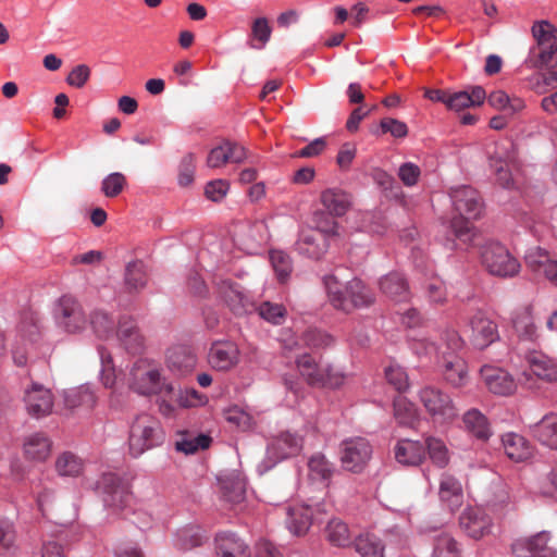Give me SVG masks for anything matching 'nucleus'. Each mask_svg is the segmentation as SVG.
I'll return each instance as SVG.
<instances>
[{
	"instance_id": "obj_1",
	"label": "nucleus",
	"mask_w": 557,
	"mask_h": 557,
	"mask_svg": "<svg viewBox=\"0 0 557 557\" xmlns=\"http://www.w3.org/2000/svg\"><path fill=\"white\" fill-rule=\"evenodd\" d=\"M450 199L455 210L459 213L450 222L455 237L465 244L472 242L474 232L469 220L479 219L483 211V203L478 191L470 186H460L451 189Z\"/></svg>"
},
{
	"instance_id": "obj_2",
	"label": "nucleus",
	"mask_w": 557,
	"mask_h": 557,
	"mask_svg": "<svg viewBox=\"0 0 557 557\" xmlns=\"http://www.w3.org/2000/svg\"><path fill=\"white\" fill-rule=\"evenodd\" d=\"M323 284L331 305L344 312L367 308L375 300L372 290L357 277L347 282L344 289H342L337 278L332 274L323 277Z\"/></svg>"
},
{
	"instance_id": "obj_3",
	"label": "nucleus",
	"mask_w": 557,
	"mask_h": 557,
	"mask_svg": "<svg viewBox=\"0 0 557 557\" xmlns=\"http://www.w3.org/2000/svg\"><path fill=\"white\" fill-rule=\"evenodd\" d=\"M417 397L424 412L435 424H450L459 416V409L454 398L440 386L422 385L417 392Z\"/></svg>"
},
{
	"instance_id": "obj_4",
	"label": "nucleus",
	"mask_w": 557,
	"mask_h": 557,
	"mask_svg": "<svg viewBox=\"0 0 557 557\" xmlns=\"http://www.w3.org/2000/svg\"><path fill=\"white\" fill-rule=\"evenodd\" d=\"M446 352L437 361L444 381L453 387H462L468 382L467 362L457 356L463 347V339L456 330L447 329L443 332Z\"/></svg>"
},
{
	"instance_id": "obj_5",
	"label": "nucleus",
	"mask_w": 557,
	"mask_h": 557,
	"mask_svg": "<svg viewBox=\"0 0 557 557\" xmlns=\"http://www.w3.org/2000/svg\"><path fill=\"white\" fill-rule=\"evenodd\" d=\"M128 385L132 391L144 396L174 393V386L165 382L160 369L150 359H139L133 364Z\"/></svg>"
},
{
	"instance_id": "obj_6",
	"label": "nucleus",
	"mask_w": 557,
	"mask_h": 557,
	"mask_svg": "<svg viewBox=\"0 0 557 557\" xmlns=\"http://www.w3.org/2000/svg\"><path fill=\"white\" fill-rule=\"evenodd\" d=\"M164 431L159 420L150 414L141 413L131 425L128 436L129 454L138 458L145 451L158 447L164 442Z\"/></svg>"
},
{
	"instance_id": "obj_7",
	"label": "nucleus",
	"mask_w": 557,
	"mask_h": 557,
	"mask_svg": "<svg viewBox=\"0 0 557 557\" xmlns=\"http://www.w3.org/2000/svg\"><path fill=\"white\" fill-rule=\"evenodd\" d=\"M536 46L530 50V62L534 67H548L557 64V28L548 21L536 22L532 26Z\"/></svg>"
},
{
	"instance_id": "obj_8",
	"label": "nucleus",
	"mask_w": 557,
	"mask_h": 557,
	"mask_svg": "<svg viewBox=\"0 0 557 557\" xmlns=\"http://www.w3.org/2000/svg\"><path fill=\"white\" fill-rule=\"evenodd\" d=\"M481 260L485 269L495 276L513 277L520 272V262L497 242H488L481 248Z\"/></svg>"
},
{
	"instance_id": "obj_9",
	"label": "nucleus",
	"mask_w": 557,
	"mask_h": 557,
	"mask_svg": "<svg viewBox=\"0 0 557 557\" xmlns=\"http://www.w3.org/2000/svg\"><path fill=\"white\" fill-rule=\"evenodd\" d=\"M96 490L104 507L114 512L127 508L133 499L129 485L114 473H103L97 481Z\"/></svg>"
},
{
	"instance_id": "obj_10",
	"label": "nucleus",
	"mask_w": 557,
	"mask_h": 557,
	"mask_svg": "<svg viewBox=\"0 0 557 557\" xmlns=\"http://www.w3.org/2000/svg\"><path fill=\"white\" fill-rule=\"evenodd\" d=\"M53 318L58 327L70 334L82 332L87 323L81 304L67 295L62 296L54 305Z\"/></svg>"
},
{
	"instance_id": "obj_11",
	"label": "nucleus",
	"mask_w": 557,
	"mask_h": 557,
	"mask_svg": "<svg viewBox=\"0 0 557 557\" xmlns=\"http://www.w3.org/2000/svg\"><path fill=\"white\" fill-rule=\"evenodd\" d=\"M302 447V440L290 432L277 435L267 448L265 458L259 463L258 471L262 474L271 470L277 462L297 455Z\"/></svg>"
},
{
	"instance_id": "obj_12",
	"label": "nucleus",
	"mask_w": 557,
	"mask_h": 557,
	"mask_svg": "<svg viewBox=\"0 0 557 557\" xmlns=\"http://www.w3.org/2000/svg\"><path fill=\"white\" fill-rule=\"evenodd\" d=\"M372 456V446L363 437L347 438L341 444V462L345 470L360 473Z\"/></svg>"
},
{
	"instance_id": "obj_13",
	"label": "nucleus",
	"mask_w": 557,
	"mask_h": 557,
	"mask_svg": "<svg viewBox=\"0 0 557 557\" xmlns=\"http://www.w3.org/2000/svg\"><path fill=\"white\" fill-rule=\"evenodd\" d=\"M550 534L541 531L533 536L516 540L511 552L516 557H557V550L549 545Z\"/></svg>"
},
{
	"instance_id": "obj_14",
	"label": "nucleus",
	"mask_w": 557,
	"mask_h": 557,
	"mask_svg": "<svg viewBox=\"0 0 557 557\" xmlns=\"http://www.w3.org/2000/svg\"><path fill=\"white\" fill-rule=\"evenodd\" d=\"M469 326L471 329L470 342L478 349H484L499 339L497 324L482 312L472 315Z\"/></svg>"
},
{
	"instance_id": "obj_15",
	"label": "nucleus",
	"mask_w": 557,
	"mask_h": 557,
	"mask_svg": "<svg viewBox=\"0 0 557 557\" xmlns=\"http://www.w3.org/2000/svg\"><path fill=\"white\" fill-rule=\"evenodd\" d=\"M24 403L27 412L39 419L52 412L53 396L49 388L39 383H33L25 391Z\"/></svg>"
},
{
	"instance_id": "obj_16",
	"label": "nucleus",
	"mask_w": 557,
	"mask_h": 557,
	"mask_svg": "<svg viewBox=\"0 0 557 557\" xmlns=\"http://www.w3.org/2000/svg\"><path fill=\"white\" fill-rule=\"evenodd\" d=\"M480 374L485 386L495 395L507 396L516 391L515 379L502 368L484 364Z\"/></svg>"
},
{
	"instance_id": "obj_17",
	"label": "nucleus",
	"mask_w": 557,
	"mask_h": 557,
	"mask_svg": "<svg viewBox=\"0 0 557 557\" xmlns=\"http://www.w3.org/2000/svg\"><path fill=\"white\" fill-rule=\"evenodd\" d=\"M527 265L536 274H542L557 287V260L550 257L549 251L542 247L530 248L525 256Z\"/></svg>"
},
{
	"instance_id": "obj_18",
	"label": "nucleus",
	"mask_w": 557,
	"mask_h": 557,
	"mask_svg": "<svg viewBox=\"0 0 557 557\" xmlns=\"http://www.w3.org/2000/svg\"><path fill=\"white\" fill-rule=\"evenodd\" d=\"M116 337L120 345L131 355H139L145 349V337L131 317L123 315L119 320Z\"/></svg>"
},
{
	"instance_id": "obj_19",
	"label": "nucleus",
	"mask_w": 557,
	"mask_h": 557,
	"mask_svg": "<svg viewBox=\"0 0 557 557\" xmlns=\"http://www.w3.org/2000/svg\"><path fill=\"white\" fill-rule=\"evenodd\" d=\"M247 159L246 149L233 141L224 140L212 148L207 157V165L211 169L223 168L226 163H243Z\"/></svg>"
},
{
	"instance_id": "obj_20",
	"label": "nucleus",
	"mask_w": 557,
	"mask_h": 557,
	"mask_svg": "<svg viewBox=\"0 0 557 557\" xmlns=\"http://www.w3.org/2000/svg\"><path fill=\"white\" fill-rule=\"evenodd\" d=\"M211 367L218 371H228L239 361V350L233 342L213 343L208 355Z\"/></svg>"
},
{
	"instance_id": "obj_21",
	"label": "nucleus",
	"mask_w": 557,
	"mask_h": 557,
	"mask_svg": "<svg viewBox=\"0 0 557 557\" xmlns=\"http://www.w3.org/2000/svg\"><path fill=\"white\" fill-rule=\"evenodd\" d=\"M459 524L468 536L479 540L490 533L492 520L480 508H467L459 518Z\"/></svg>"
},
{
	"instance_id": "obj_22",
	"label": "nucleus",
	"mask_w": 557,
	"mask_h": 557,
	"mask_svg": "<svg viewBox=\"0 0 557 557\" xmlns=\"http://www.w3.org/2000/svg\"><path fill=\"white\" fill-rule=\"evenodd\" d=\"M512 327L520 341L535 343L539 337V327L535 323L533 306L527 305L517 309L512 314Z\"/></svg>"
},
{
	"instance_id": "obj_23",
	"label": "nucleus",
	"mask_w": 557,
	"mask_h": 557,
	"mask_svg": "<svg viewBox=\"0 0 557 557\" xmlns=\"http://www.w3.org/2000/svg\"><path fill=\"white\" fill-rule=\"evenodd\" d=\"M165 362L171 372L183 375L195 369L197 357L190 346L174 345L168 349Z\"/></svg>"
},
{
	"instance_id": "obj_24",
	"label": "nucleus",
	"mask_w": 557,
	"mask_h": 557,
	"mask_svg": "<svg viewBox=\"0 0 557 557\" xmlns=\"http://www.w3.org/2000/svg\"><path fill=\"white\" fill-rule=\"evenodd\" d=\"M325 233L318 230L304 231L296 242L297 251L311 259H320L327 250Z\"/></svg>"
},
{
	"instance_id": "obj_25",
	"label": "nucleus",
	"mask_w": 557,
	"mask_h": 557,
	"mask_svg": "<svg viewBox=\"0 0 557 557\" xmlns=\"http://www.w3.org/2000/svg\"><path fill=\"white\" fill-rule=\"evenodd\" d=\"M394 455L398 463L417 467L425 459V446L420 441L399 440L394 447Z\"/></svg>"
},
{
	"instance_id": "obj_26",
	"label": "nucleus",
	"mask_w": 557,
	"mask_h": 557,
	"mask_svg": "<svg viewBox=\"0 0 557 557\" xmlns=\"http://www.w3.org/2000/svg\"><path fill=\"white\" fill-rule=\"evenodd\" d=\"M486 92L482 86H470L467 90L448 91L446 107L453 111H461L470 107L483 104Z\"/></svg>"
},
{
	"instance_id": "obj_27",
	"label": "nucleus",
	"mask_w": 557,
	"mask_h": 557,
	"mask_svg": "<svg viewBox=\"0 0 557 557\" xmlns=\"http://www.w3.org/2000/svg\"><path fill=\"white\" fill-rule=\"evenodd\" d=\"M216 554L220 557H249V547L235 533L230 531L219 532L214 539Z\"/></svg>"
},
{
	"instance_id": "obj_28",
	"label": "nucleus",
	"mask_w": 557,
	"mask_h": 557,
	"mask_svg": "<svg viewBox=\"0 0 557 557\" xmlns=\"http://www.w3.org/2000/svg\"><path fill=\"white\" fill-rule=\"evenodd\" d=\"M530 371L539 379L547 382L557 381V363L542 351L532 350L525 355Z\"/></svg>"
},
{
	"instance_id": "obj_29",
	"label": "nucleus",
	"mask_w": 557,
	"mask_h": 557,
	"mask_svg": "<svg viewBox=\"0 0 557 557\" xmlns=\"http://www.w3.org/2000/svg\"><path fill=\"white\" fill-rule=\"evenodd\" d=\"M381 292L394 301H406L410 297L409 285L399 272H389L380 278Z\"/></svg>"
},
{
	"instance_id": "obj_30",
	"label": "nucleus",
	"mask_w": 557,
	"mask_h": 557,
	"mask_svg": "<svg viewBox=\"0 0 557 557\" xmlns=\"http://www.w3.org/2000/svg\"><path fill=\"white\" fill-rule=\"evenodd\" d=\"M206 539V533L200 525L186 524L175 531L172 542L176 549L187 552L201 546Z\"/></svg>"
},
{
	"instance_id": "obj_31",
	"label": "nucleus",
	"mask_w": 557,
	"mask_h": 557,
	"mask_svg": "<svg viewBox=\"0 0 557 557\" xmlns=\"http://www.w3.org/2000/svg\"><path fill=\"white\" fill-rule=\"evenodd\" d=\"M51 446L52 443L45 433L35 432L24 438V456L33 461H45L51 454Z\"/></svg>"
},
{
	"instance_id": "obj_32",
	"label": "nucleus",
	"mask_w": 557,
	"mask_h": 557,
	"mask_svg": "<svg viewBox=\"0 0 557 557\" xmlns=\"http://www.w3.org/2000/svg\"><path fill=\"white\" fill-rule=\"evenodd\" d=\"M438 495L441 502L450 510L455 511L463 503L461 483L449 474L441 476Z\"/></svg>"
},
{
	"instance_id": "obj_33",
	"label": "nucleus",
	"mask_w": 557,
	"mask_h": 557,
	"mask_svg": "<svg viewBox=\"0 0 557 557\" xmlns=\"http://www.w3.org/2000/svg\"><path fill=\"white\" fill-rule=\"evenodd\" d=\"M531 434L541 444L557 449V414H545L539 422L530 426Z\"/></svg>"
},
{
	"instance_id": "obj_34",
	"label": "nucleus",
	"mask_w": 557,
	"mask_h": 557,
	"mask_svg": "<svg viewBox=\"0 0 557 557\" xmlns=\"http://www.w3.org/2000/svg\"><path fill=\"white\" fill-rule=\"evenodd\" d=\"M219 288L224 301L234 313L242 314L246 311L249 297L239 284L223 280Z\"/></svg>"
},
{
	"instance_id": "obj_35",
	"label": "nucleus",
	"mask_w": 557,
	"mask_h": 557,
	"mask_svg": "<svg viewBox=\"0 0 557 557\" xmlns=\"http://www.w3.org/2000/svg\"><path fill=\"white\" fill-rule=\"evenodd\" d=\"M505 454L515 462H521L532 456V446L520 434L509 432L502 436Z\"/></svg>"
},
{
	"instance_id": "obj_36",
	"label": "nucleus",
	"mask_w": 557,
	"mask_h": 557,
	"mask_svg": "<svg viewBox=\"0 0 557 557\" xmlns=\"http://www.w3.org/2000/svg\"><path fill=\"white\" fill-rule=\"evenodd\" d=\"M286 527L294 535H302L312 522V510L305 505L289 506L286 509Z\"/></svg>"
},
{
	"instance_id": "obj_37",
	"label": "nucleus",
	"mask_w": 557,
	"mask_h": 557,
	"mask_svg": "<svg viewBox=\"0 0 557 557\" xmlns=\"http://www.w3.org/2000/svg\"><path fill=\"white\" fill-rule=\"evenodd\" d=\"M321 202L330 214L344 215L351 206V196L339 188H329L322 191Z\"/></svg>"
},
{
	"instance_id": "obj_38",
	"label": "nucleus",
	"mask_w": 557,
	"mask_h": 557,
	"mask_svg": "<svg viewBox=\"0 0 557 557\" xmlns=\"http://www.w3.org/2000/svg\"><path fill=\"white\" fill-rule=\"evenodd\" d=\"M334 472V465L327 458L317 453L308 460V478L311 482L327 486Z\"/></svg>"
},
{
	"instance_id": "obj_39",
	"label": "nucleus",
	"mask_w": 557,
	"mask_h": 557,
	"mask_svg": "<svg viewBox=\"0 0 557 557\" xmlns=\"http://www.w3.org/2000/svg\"><path fill=\"white\" fill-rule=\"evenodd\" d=\"M462 422L467 432L480 441L485 442L492 436L487 418L475 408L463 413Z\"/></svg>"
},
{
	"instance_id": "obj_40",
	"label": "nucleus",
	"mask_w": 557,
	"mask_h": 557,
	"mask_svg": "<svg viewBox=\"0 0 557 557\" xmlns=\"http://www.w3.org/2000/svg\"><path fill=\"white\" fill-rule=\"evenodd\" d=\"M488 104L506 115H515L525 108V102L522 98L512 96L510 97L504 90H495L485 98Z\"/></svg>"
},
{
	"instance_id": "obj_41",
	"label": "nucleus",
	"mask_w": 557,
	"mask_h": 557,
	"mask_svg": "<svg viewBox=\"0 0 557 557\" xmlns=\"http://www.w3.org/2000/svg\"><path fill=\"white\" fill-rule=\"evenodd\" d=\"M296 366L301 376L311 386L320 387L323 383L324 367H321L308 354H304L296 359Z\"/></svg>"
},
{
	"instance_id": "obj_42",
	"label": "nucleus",
	"mask_w": 557,
	"mask_h": 557,
	"mask_svg": "<svg viewBox=\"0 0 557 557\" xmlns=\"http://www.w3.org/2000/svg\"><path fill=\"white\" fill-rule=\"evenodd\" d=\"M124 283L129 293L143 290L148 283L146 267L141 261L127 263L124 274Z\"/></svg>"
},
{
	"instance_id": "obj_43",
	"label": "nucleus",
	"mask_w": 557,
	"mask_h": 557,
	"mask_svg": "<svg viewBox=\"0 0 557 557\" xmlns=\"http://www.w3.org/2000/svg\"><path fill=\"white\" fill-rule=\"evenodd\" d=\"M223 498L232 504H238L245 498L246 483L238 475H227L220 480Z\"/></svg>"
},
{
	"instance_id": "obj_44",
	"label": "nucleus",
	"mask_w": 557,
	"mask_h": 557,
	"mask_svg": "<svg viewBox=\"0 0 557 557\" xmlns=\"http://www.w3.org/2000/svg\"><path fill=\"white\" fill-rule=\"evenodd\" d=\"M355 550L360 557H384L383 542L372 534H361L354 541Z\"/></svg>"
},
{
	"instance_id": "obj_45",
	"label": "nucleus",
	"mask_w": 557,
	"mask_h": 557,
	"mask_svg": "<svg viewBox=\"0 0 557 557\" xmlns=\"http://www.w3.org/2000/svg\"><path fill=\"white\" fill-rule=\"evenodd\" d=\"M517 160V145L511 139L506 138L495 144L494 151L490 157V164L498 163L499 165H512Z\"/></svg>"
},
{
	"instance_id": "obj_46",
	"label": "nucleus",
	"mask_w": 557,
	"mask_h": 557,
	"mask_svg": "<svg viewBox=\"0 0 557 557\" xmlns=\"http://www.w3.org/2000/svg\"><path fill=\"white\" fill-rule=\"evenodd\" d=\"M425 453L433 465L437 468H445L449 463V450L443 440L434 436H428L424 441Z\"/></svg>"
},
{
	"instance_id": "obj_47",
	"label": "nucleus",
	"mask_w": 557,
	"mask_h": 557,
	"mask_svg": "<svg viewBox=\"0 0 557 557\" xmlns=\"http://www.w3.org/2000/svg\"><path fill=\"white\" fill-rule=\"evenodd\" d=\"M211 437L206 434L191 436L187 433H184L175 442V448L177 451L184 453L185 455H193L199 449L208 448L211 444Z\"/></svg>"
},
{
	"instance_id": "obj_48",
	"label": "nucleus",
	"mask_w": 557,
	"mask_h": 557,
	"mask_svg": "<svg viewBox=\"0 0 557 557\" xmlns=\"http://www.w3.org/2000/svg\"><path fill=\"white\" fill-rule=\"evenodd\" d=\"M410 348L420 359H431L432 357H435L436 361L441 359L443 352H446L443 336L441 337L440 345H435L425 338H420L413 339L410 344Z\"/></svg>"
},
{
	"instance_id": "obj_49",
	"label": "nucleus",
	"mask_w": 557,
	"mask_h": 557,
	"mask_svg": "<svg viewBox=\"0 0 557 557\" xmlns=\"http://www.w3.org/2000/svg\"><path fill=\"white\" fill-rule=\"evenodd\" d=\"M89 322L97 337L107 339L113 334L115 322L107 312L101 310L92 311Z\"/></svg>"
},
{
	"instance_id": "obj_50",
	"label": "nucleus",
	"mask_w": 557,
	"mask_h": 557,
	"mask_svg": "<svg viewBox=\"0 0 557 557\" xmlns=\"http://www.w3.org/2000/svg\"><path fill=\"white\" fill-rule=\"evenodd\" d=\"M325 533L326 539L334 546L345 547L350 543L348 527L339 519L330 520L326 525Z\"/></svg>"
},
{
	"instance_id": "obj_51",
	"label": "nucleus",
	"mask_w": 557,
	"mask_h": 557,
	"mask_svg": "<svg viewBox=\"0 0 557 557\" xmlns=\"http://www.w3.org/2000/svg\"><path fill=\"white\" fill-rule=\"evenodd\" d=\"M393 408L394 418L400 425H410L417 417L414 405L406 397H396L393 403Z\"/></svg>"
},
{
	"instance_id": "obj_52",
	"label": "nucleus",
	"mask_w": 557,
	"mask_h": 557,
	"mask_svg": "<svg viewBox=\"0 0 557 557\" xmlns=\"http://www.w3.org/2000/svg\"><path fill=\"white\" fill-rule=\"evenodd\" d=\"M270 261L280 282H285L290 276L293 263L290 257L283 250H271Z\"/></svg>"
},
{
	"instance_id": "obj_53",
	"label": "nucleus",
	"mask_w": 557,
	"mask_h": 557,
	"mask_svg": "<svg viewBox=\"0 0 557 557\" xmlns=\"http://www.w3.org/2000/svg\"><path fill=\"white\" fill-rule=\"evenodd\" d=\"M55 469L62 476H76L82 472V460L72 453H63L55 461Z\"/></svg>"
},
{
	"instance_id": "obj_54",
	"label": "nucleus",
	"mask_w": 557,
	"mask_h": 557,
	"mask_svg": "<svg viewBox=\"0 0 557 557\" xmlns=\"http://www.w3.org/2000/svg\"><path fill=\"white\" fill-rule=\"evenodd\" d=\"M65 404L72 408L78 406L91 408L96 404V396L91 387L83 385L65 395Z\"/></svg>"
},
{
	"instance_id": "obj_55",
	"label": "nucleus",
	"mask_w": 557,
	"mask_h": 557,
	"mask_svg": "<svg viewBox=\"0 0 557 557\" xmlns=\"http://www.w3.org/2000/svg\"><path fill=\"white\" fill-rule=\"evenodd\" d=\"M433 557H460L456 541L447 533L435 536Z\"/></svg>"
},
{
	"instance_id": "obj_56",
	"label": "nucleus",
	"mask_w": 557,
	"mask_h": 557,
	"mask_svg": "<svg viewBox=\"0 0 557 557\" xmlns=\"http://www.w3.org/2000/svg\"><path fill=\"white\" fill-rule=\"evenodd\" d=\"M258 312L263 320L274 325L283 324L286 317V309L283 305L272 304L270 301L261 304L258 308Z\"/></svg>"
},
{
	"instance_id": "obj_57",
	"label": "nucleus",
	"mask_w": 557,
	"mask_h": 557,
	"mask_svg": "<svg viewBox=\"0 0 557 557\" xmlns=\"http://www.w3.org/2000/svg\"><path fill=\"white\" fill-rule=\"evenodd\" d=\"M126 185V177L121 172L107 175L101 182V191L108 198H114L121 194Z\"/></svg>"
},
{
	"instance_id": "obj_58",
	"label": "nucleus",
	"mask_w": 557,
	"mask_h": 557,
	"mask_svg": "<svg viewBox=\"0 0 557 557\" xmlns=\"http://www.w3.org/2000/svg\"><path fill=\"white\" fill-rule=\"evenodd\" d=\"M425 297L431 304L440 305L446 300V288L444 282L438 277H431L423 284Z\"/></svg>"
},
{
	"instance_id": "obj_59",
	"label": "nucleus",
	"mask_w": 557,
	"mask_h": 557,
	"mask_svg": "<svg viewBox=\"0 0 557 557\" xmlns=\"http://www.w3.org/2000/svg\"><path fill=\"white\" fill-rule=\"evenodd\" d=\"M304 344L310 348H325L333 344V337L318 329L307 330L301 337Z\"/></svg>"
},
{
	"instance_id": "obj_60",
	"label": "nucleus",
	"mask_w": 557,
	"mask_h": 557,
	"mask_svg": "<svg viewBox=\"0 0 557 557\" xmlns=\"http://www.w3.org/2000/svg\"><path fill=\"white\" fill-rule=\"evenodd\" d=\"M386 381L394 386L397 392H406L409 387V377L407 372L400 366H389L385 369Z\"/></svg>"
},
{
	"instance_id": "obj_61",
	"label": "nucleus",
	"mask_w": 557,
	"mask_h": 557,
	"mask_svg": "<svg viewBox=\"0 0 557 557\" xmlns=\"http://www.w3.org/2000/svg\"><path fill=\"white\" fill-rule=\"evenodd\" d=\"M195 176V157L193 153L185 154L178 166V184L183 187L189 186Z\"/></svg>"
},
{
	"instance_id": "obj_62",
	"label": "nucleus",
	"mask_w": 557,
	"mask_h": 557,
	"mask_svg": "<svg viewBox=\"0 0 557 557\" xmlns=\"http://www.w3.org/2000/svg\"><path fill=\"white\" fill-rule=\"evenodd\" d=\"M251 34L252 37L260 42V45L257 46L250 44V47L253 49H262L271 37V28L265 17H258L253 21Z\"/></svg>"
},
{
	"instance_id": "obj_63",
	"label": "nucleus",
	"mask_w": 557,
	"mask_h": 557,
	"mask_svg": "<svg viewBox=\"0 0 557 557\" xmlns=\"http://www.w3.org/2000/svg\"><path fill=\"white\" fill-rule=\"evenodd\" d=\"M382 134L389 133L395 138H404L408 135V126L405 122L393 117H384L380 122Z\"/></svg>"
},
{
	"instance_id": "obj_64",
	"label": "nucleus",
	"mask_w": 557,
	"mask_h": 557,
	"mask_svg": "<svg viewBox=\"0 0 557 557\" xmlns=\"http://www.w3.org/2000/svg\"><path fill=\"white\" fill-rule=\"evenodd\" d=\"M230 189V184L225 180H214L209 182L206 185L205 194L208 199L219 202L221 201L227 194Z\"/></svg>"
}]
</instances>
